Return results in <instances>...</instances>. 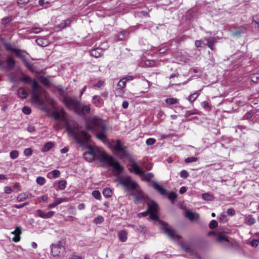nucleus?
Listing matches in <instances>:
<instances>
[{
	"label": "nucleus",
	"mask_w": 259,
	"mask_h": 259,
	"mask_svg": "<svg viewBox=\"0 0 259 259\" xmlns=\"http://www.w3.org/2000/svg\"><path fill=\"white\" fill-rule=\"evenodd\" d=\"M62 116L58 112L54 113V118L56 120H62L65 122L66 130L71 136L75 142L80 146L87 144L91 138V136L84 130H80L81 126L76 122L69 123L66 120L65 112L62 110L61 112Z\"/></svg>",
	"instance_id": "obj_1"
},
{
	"label": "nucleus",
	"mask_w": 259,
	"mask_h": 259,
	"mask_svg": "<svg viewBox=\"0 0 259 259\" xmlns=\"http://www.w3.org/2000/svg\"><path fill=\"white\" fill-rule=\"evenodd\" d=\"M88 149V151L84 154V158L86 160L91 162L97 159L105 165L112 167L118 175L122 172L123 167L113 156L107 154L102 149H95L91 146H89Z\"/></svg>",
	"instance_id": "obj_2"
},
{
	"label": "nucleus",
	"mask_w": 259,
	"mask_h": 259,
	"mask_svg": "<svg viewBox=\"0 0 259 259\" xmlns=\"http://www.w3.org/2000/svg\"><path fill=\"white\" fill-rule=\"evenodd\" d=\"M85 128L87 130L96 133V137L104 143L108 141L105 132L107 130L106 125L104 124L101 119L94 117L86 122Z\"/></svg>",
	"instance_id": "obj_3"
},
{
	"label": "nucleus",
	"mask_w": 259,
	"mask_h": 259,
	"mask_svg": "<svg viewBox=\"0 0 259 259\" xmlns=\"http://www.w3.org/2000/svg\"><path fill=\"white\" fill-rule=\"evenodd\" d=\"M62 101L69 110H73L76 114L79 115H85L90 113V105L81 106L80 102L78 101L76 97L63 96Z\"/></svg>",
	"instance_id": "obj_4"
},
{
	"label": "nucleus",
	"mask_w": 259,
	"mask_h": 259,
	"mask_svg": "<svg viewBox=\"0 0 259 259\" xmlns=\"http://www.w3.org/2000/svg\"><path fill=\"white\" fill-rule=\"evenodd\" d=\"M32 91L31 97L32 101L36 104L42 106L44 104L42 100L40 98V93L44 91L42 87L40 86L35 79L32 80L31 87Z\"/></svg>",
	"instance_id": "obj_5"
},
{
	"label": "nucleus",
	"mask_w": 259,
	"mask_h": 259,
	"mask_svg": "<svg viewBox=\"0 0 259 259\" xmlns=\"http://www.w3.org/2000/svg\"><path fill=\"white\" fill-rule=\"evenodd\" d=\"M65 245V241L63 239L52 243L51 245L52 255L55 257H63L66 253Z\"/></svg>",
	"instance_id": "obj_6"
},
{
	"label": "nucleus",
	"mask_w": 259,
	"mask_h": 259,
	"mask_svg": "<svg viewBox=\"0 0 259 259\" xmlns=\"http://www.w3.org/2000/svg\"><path fill=\"white\" fill-rule=\"evenodd\" d=\"M117 180L119 183L128 192L132 193L137 190L138 185L136 182L132 180V178L130 176H119Z\"/></svg>",
	"instance_id": "obj_7"
},
{
	"label": "nucleus",
	"mask_w": 259,
	"mask_h": 259,
	"mask_svg": "<svg viewBox=\"0 0 259 259\" xmlns=\"http://www.w3.org/2000/svg\"><path fill=\"white\" fill-rule=\"evenodd\" d=\"M160 228L163 231L164 234L172 240H178L182 238L181 236L176 234L175 231L169 227L168 224L165 222H160Z\"/></svg>",
	"instance_id": "obj_8"
},
{
	"label": "nucleus",
	"mask_w": 259,
	"mask_h": 259,
	"mask_svg": "<svg viewBox=\"0 0 259 259\" xmlns=\"http://www.w3.org/2000/svg\"><path fill=\"white\" fill-rule=\"evenodd\" d=\"M113 143L114 144L113 145V149L120 154L121 157H127L128 153L126 149V147L122 145L121 142L120 140L113 141Z\"/></svg>",
	"instance_id": "obj_9"
},
{
	"label": "nucleus",
	"mask_w": 259,
	"mask_h": 259,
	"mask_svg": "<svg viewBox=\"0 0 259 259\" xmlns=\"http://www.w3.org/2000/svg\"><path fill=\"white\" fill-rule=\"evenodd\" d=\"M157 207L158 205L155 202H153L151 204H148V211L150 219L152 220L157 221L158 220V217L157 214Z\"/></svg>",
	"instance_id": "obj_10"
},
{
	"label": "nucleus",
	"mask_w": 259,
	"mask_h": 259,
	"mask_svg": "<svg viewBox=\"0 0 259 259\" xmlns=\"http://www.w3.org/2000/svg\"><path fill=\"white\" fill-rule=\"evenodd\" d=\"M128 170L131 172H134L137 175L140 176L142 174H144V170L140 167L137 162L134 160L131 161V164H130Z\"/></svg>",
	"instance_id": "obj_11"
},
{
	"label": "nucleus",
	"mask_w": 259,
	"mask_h": 259,
	"mask_svg": "<svg viewBox=\"0 0 259 259\" xmlns=\"http://www.w3.org/2000/svg\"><path fill=\"white\" fill-rule=\"evenodd\" d=\"M204 40L206 41L207 45L211 50L214 51V45L218 42V38L214 37H205Z\"/></svg>",
	"instance_id": "obj_12"
},
{
	"label": "nucleus",
	"mask_w": 259,
	"mask_h": 259,
	"mask_svg": "<svg viewBox=\"0 0 259 259\" xmlns=\"http://www.w3.org/2000/svg\"><path fill=\"white\" fill-rule=\"evenodd\" d=\"M151 184L153 188L161 195H165L166 194V190L159 185L156 182L152 181L151 182Z\"/></svg>",
	"instance_id": "obj_13"
},
{
	"label": "nucleus",
	"mask_w": 259,
	"mask_h": 259,
	"mask_svg": "<svg viewBox=\"0 0 259 259\" xmlns=\"http://www.w3.org/2000/svg\"><path fill=\"white\" fill-rule=\"evenodd\" d=\"M37 214L39 217L43 219H49L51 218L55 214V212L54 211H50L47 213L45 212L42 210L40 209H38L37 210Z\"/></svg>",
	"instance_id": "obj_14"
},
{
	"label": "nucleus",
	"mask_w": 259,
	"mask_h": 259,
	"mask_svg": "<svg viewBox=\"0 0 259 259\" xmlns=\"http://www.w3.org/2000/svg\"><path fill=\"white\" fill-rule=\"evenodd\" d=\"M15 236L12 238V240L15 242H18L20 240V234L22 233L21 228L20 227H16L14 231L11 232Z\"/></svg>",
	"instance_id": "obj_15"
},
{
	"label": "nucleus",
	"mask_w": 259,
	"mask_h": 259,
	"mask_svg": "<svg viewBox=\"0 0 259 259\" xmlns=\"http://www.w3.org/2000/svg\"><path fill=\"white\" fill-rule=\"evenodd\" d=\"M118 236L120 241L124 242L127 238V232L124 230L120 231L118 233Z\"/></svg>",
	"instance_id": "obj_16"
},
{
	"label": "nucleus",
	"mask_w": 259,
	"mask_h": 259,
	"mask_svg": "<svg viewBox=\"0 0 259 259\" xmlns=\"http://www.w3.org/2000/svg\"><path fill=\"white\" fill-rule=\"evenodd\" d=\"M31 194L29 192L20 193L17 197V200L19 202H22L31 196Z\"/></svg>",
	"instance_id": "obj_17"
},
{
	"label": "nucleus",
	"mask_w": 259,
	"mask_h": 259,
	"mask_svg": "<svg viewBox=\"0 0 259 259\" xmlns=\"http://www.w3.org/2000/svg\"><path fill=\"white\" fill-rule=\"evenodd\" d=\"M179 245L185 252L190 253H193L194 250L190 244H185L183 243H180Z\"/></svg>",
	"instance_id": "obj_18"
},
{
	"label": "nucleus",
	"mask_w": 259,
	"mask_h": 259,
	"mask_svg": "<svg viewBox=\"0 0 259 259\" xmlns=\"http://www.w3.org/2000/svg\"><path fill=\"white\" fill-rule=\"evenodd\" d=\"M35 42L37 45L41 47H46L49 44V42L47 39L42 37L36 39L35 40Z\"/></svg>",
	"instance_id": "obj_19"
},
{
	"label": "nucleus",
	"mask_w": 259,
	"mask_h": 259,
	"mask_svg": "<svg viewBox=\"0 0 259 259\" xmlns=\"http://www.w3.org/2000/svg\"><path fill=\"white\" fill-rule=\"evenodd\" d=\"M142 180L143 181H146L151 183V182L153 181L151 180V179L154 177V175L152 172H149L148 174H145L144 172V174H142Z\"/></svg>",
	"instance_id": "obj_20"
},
{
	"label": "nucleus",
	"mask_w": 259,
	"mask_h": 259,
	"mask_svg": "<svg viewBox=\"0 0 259 259\" xmlns=\"http://www.w3.org/2000/svg\"><path fill=\"white\" fill-rule=\"evenodd\" d=\"M18 95L19 97L24 99L27 97L28 93L24 88L21 87L18 90Z\"/></svg>",
	"instance_id": "obj_21"
},
{
	"label": "nucleus",
	"mask_w": 259,
	"mask_h": 259,
	"mask_svg": "<svg viewBox=\"0 0 259 259\" xmlns=\"http://www.w3.org/2000/svg\"><path fill=\"white\" fill-rule=\"evenodd\" d=\"M216 241L220 243H223L225 242H229V240L226 236L223 234H220L217 237Z\"/></svg>",
	"instance_id": "obj_22"
},
{
	"label": "nucleus",
	"mask_w": 259,
	"mask_h": 259,
	"mask_svg": "<svg viewBox=\"0 0 259 259\" xmlns=\"http://www.w3.org/2000/svg\"><path fill=\"white\" fill-rule=\"evenodd\" d=\"M101 49L98 48L91 50L90 51V55L94 57L98 58L101 56Z\"/></svg>",
	"instance_id": "obj_23"
},
{
	"label": "nucleus",
	"mask_w": 259,
	"mask_h": 259,
	"mask_svg": "<svg viewBox=\"0 0 259 259\" xmlns=\"http://www.w3.org/2000/svg\"><path fill=\"white\" fill-rule=\"evenodd\" d=\"M54 144L52 142H49L45 144L44 147L41 149V152H46L49 151L51 148L53 147Z\"/></svg>",
	"instance_id": "obj_24"
},
{
	"label": "nucleus",
	"mask_w": 259,
	"mask_h": 259,
	"mask_svg": "<svg viewBox=\"0 0 259 259\" xmlns=\"http://www.w3.org/2000/svg\"><path fill=\"white\" fill-rule=\"evenodd\" d=\"M126 83V80L125 79H123V78L121 79L117 84V86L119 88L117 90L119 92H121L122 91V89L125 87Z\"/></svg>",
	"instance_id": "obj_25"
},
{
	"label": "nucleus",
	"mask_w": 259,
	"mask_h": 259,
	"mask_svg": "<svg viewBox=\"0 0 259 259\" xmlns=\"http://www.w3.org/2000/svg\"><path fill=\"white\" fill-rule=\"evenodd\" d=\"M7 63L8 67L11 69H13L15 65V62L14 60L11 56H9L7 58Z\"/></svg>",
	"instance_id": "obj_26"
},
{
	"label": "nucleus",
	"mask_w": 259,
	"mask_h": 259,
	"mask_svg": "<svg viewBox=\"0 0 259 259\" xmlns=\"http://www.w3.org/2000/svg\"><path fill=\"white\" fill-rule=\"evenodd\" d=\"M112 193V190L110 188H105L103 191V194L106 198L111 197Z\"/></svg>",
	"instance_id": "obj_27"
},
{
	"label": "nucleus",
	"mask_w": 259,
	"mask_h": 259,
	"mask_svg": "<svg viewBox=\"0 0 259 259\" xmlns=\"http://www.w3.org/2000/svg\"><path fill=\"white\" fill-rule=\"evenodd\" d=\"M70 24V21L69 20H65L58 25V27L60 28L57 31L62 30L66 27L68 26Z\"/></svg>",
	"instance_id": "obj_28"
},
{
	"label": "nucleus",
	"mask_w": 259,
	"mask_h": 259,
	"mask_svg": "<svg viewBox=\"0 0 259 259\" xmlns=\"http://www.w3.org/2000/svg\"><path fill=\"white\" fill-rule=\"evenodd\" d=\"M166 104L172 105L176 104L178 103V100L174 98H166L165 100Z\"/></svg>",
	"instance_id": "obj_29"
},
{
	"label": "nucleus",
	"mask_w": 259,
	"mask_h": 259,
	"mask_svg": "<svg viewBox=\"0 0 259 259\" xmlns=\"http://www.w3.org/2000/svg\"><path fill=\"white\" fill-rule=\"evenodd\" d=\"M50 175H52L53 178H58L60 175V171L57 169L53 170V171H52L51 172H49L48 174V176L50 178H52V177L50 176Z\"/></svg>",
	"instance_id": "obj_30"
},
{
	"label": "nucleus",
	"mask_w": 259,
	"mask_h": 259,
	"mask_svg": "<svg viewBox=\"0 0 259 259\" xmlns=\"http://www.w3.org/2000/svg\"><path fill=\"white\" fill-rule=\"evenodd\" d=\"M252 24L255 28L259 27V15H255L253 16Z\"/></svg>",
	"instance_id": "obj_31"
},
{
	"label": "nucleus",
	"mask_w": 259,
	"mask_h": 259,
	"mask_svg": "<svg viewBox=\"0 0 259 259\" xmlns=\"http://www.w3.org/2000/svg\"><path fill=\"white\" fill-rule=\"evenodd\" d=\"M200 94L197 92L194 93L190 95L188 97V100L190 102L193 103L194 101L196 100V99L199 97Z\"/></svg>",
	"instance_id": "obj_32"
},
{
	"label": "nucleus",
	"mask_w": 259,
	"mask_h": 259,
	"mask_svg": "<svg viewBox=\"0 0 259 259\" xmlns=\"http://www.w3.org/2000/svg\"><path fill=\"white\" fill-rule=\"evenodd\" d=\"M186 217H187L190 220L193 221L195 219H198L199 215L196 216L193 212L191 211L186 212Z\"/></svg>",
	"instance_id": "obj_33"
},
{
	"label": "nucleus",
	"mask_w": 259,
	"mask_h": 259,
	"mask_svg": "<svg viewBox=\"0 0 259 259\" xmlns=\"http://www.w3.org/2000/svg\"><path fill=\"white\" fill-rule=\"evenodd\" d=\"M167 198L172 203H174L177 198V195L175 192H171L168 194Z\"/></svg>",
	"instance_id": "obj_34"
},
{
	"label": "nucleus",
	"mask_w": 259,
	"mask_h": 259,
	"mask_svg": "<svg viewBox=\"0 0 259 259\" xmlns=\"http://www.w3.org/2000/svg\"><path fill=\"white\" fill-rule=\"evenodd\" d=\"M67 186V182L65 180H60L58 182V189L63 190Z\"/></svg>",
	"instance_id": "obj_35"
},
{
	"label": "nucleus",
	"mask_w": 259,
	"mask_h": 259,
	"mask_svg": "<svg viewBox=\"0 0 259 259\" xmlns=\"http://www.w3.org/2000/svg\"><path fill=\"white\" fill-rule=\"evenodd\" d=\"M255 223V219L252 217H248L245 219V223L248 226H251Z\"/></svg>",
	"instance_id": "obj_36"
},
{
	"label": "nucleus",
	"mask_w": 259,
	"mask_h": 259,
	"mask_svg": "<svg viewBox=\"0 0 259 259\" xmlns=\"http://www.w3.org/2000/svg\"><path fill=\"white\" fill-rule=\"evenodd\" d=\"M202 198L205 200L211 201L213 199V196L208 193H204L202 195Z\"/></svg>",
	"instance_id": "obj_37"
},
{
	"label": "nucleus",
	"mask_w": 259,
	"mask_h": 259,
	"mask_svg": "<svg viewBox=\"0 0 259 259\" xmlns=\"http://www.w3.org/2000/svg\"><path fill=\"white\" fill-rule=\"evenodd\" d=\"M3 45L7 51H14L15 48H13L12 45L8 42H4Z\"/></svg>",
	"instance_id": "obj_38"
},
{
	"label": "nucleus",
	"mask_w": 259,
	"mask_h": 259,
	"mask_svg": "<svg viewBox=\"0 0 259 259\" xmlns=\"http://www.w3.org/2000/svg\"><path fill=\"white\" fill-rule=\"evenodd\" d=\"M46 179L44 177H38L36 178V183L40 185H43L46 183Z\"/></svg>",
	"instance_id": "obj_39"
},
{
	"label": "nucleus",
	"mask_w": 259,
	"mask_h": 259,
	"mask_svg": "<svg viewBox=\"0 0 259 259\" xmlns=\"http://www.w3.org/2000/svg\"><path fill=\"white\" fill-rule=\"evenodd\" d=\"M29 2V0H18L17 1L18 5L20 8L23 7L26 5L28 4Z\"/></svg>",
	"instance_id": "obj_40"
},
{
	"label": "nucleus",
	"mask_w": 259,
	"mask_h": 259,
	"mask_svg": "<svg viewBox=\"0 0 259 259\" xmlns=\"http://www.w3.org/2000/svg\"><path fill=\"white\" fill-rule=\"evenodd\" d=\"M104 221V218L101 215H99V216L97 217V218H95V219L94 220V222L96 224H100L102 223V222H103Z\"/></svg>",
	"instance_id": "obj_41"
},
{
	"label": "nucleus",
	"mask_w": 259,
	"mask_h": 259,
	"mask_svg": "<svg viewBox=\"0 0 259 259\" xmlns=\"http://www.w3.org/2000/svg\"><path fill=\"white\" fill-rule=\"evenodd\" d=\"M198 160V159L197 157H188V158H186L185 159V162L186 163H191V162H196Z\"/></svg>",
	"instance_id": "obj_42"
},
{
	"label": "nucleus",
	"mask_w": 259,
	"mask_h": 259,
	"mask_svg": "<svg viewBox=\"0 0 259 259\" xmlns=\"http://www.w3.org/2000/svg\"><path fill=\"white\" fill-rule=\"evenodd\" d=\"M20 79L21 81L25 82L27 84H29L32 81L31 78L28 76H24L22 77Z\"/></svg>",
	"instance_id": "obj_43"
},
{
	"label": "nucleus",
	"mask_w": 259,
	"mask_h": 259,
	"mask_svg": "<svg viewBox=\"0 0 259 259\" xmlns=\"http://www.w3.org/2000/svg\"><path fill=\"white\" fill-rule=\"evenodd\" d=\"M251 81L255 83L259 82V74H253L251 77Z\"/></svg>",
	"instance_id": "obj_44"
},
{
	"label": "nucleus",
	"mask_w": 259,
	"mask_h": 259,
	"mask_svg": "<svg viewBox=\"0 0 259 259\" xmlns=\"http://www.w3.org/2000/svg\"><path fill=\"white\" fill-rule=\"evenodd\" d=\"M19 155V152L17 150L12 151L10 153V157L12 159H16L18 157Z\"/></svg>",
	"instance_id": "obj_45"
},
{
	"label": "nucleus",
	"mask_w": 259,
	"mask_h": 259,
	"mask_svg": "<svg viewBox=\"0 0 259 259\" xmlns=\"http://www.w3.org/2000/svg\"><path fill=\"white\" fill-rule=\"evenodd\" d=\"M125 33H117L115 35V38L117 40H122L125 38Z\"/></svg>",
	"instance_id": "obj_46"
},
{
	"label": "nucleus",
	"mask_w": 259,
	"mask_h": 259,
	"mask_svg": "<svg viewBox=\"0 0 259 259\" xmlns=\"http://www.w3.org/2000/svg\"><path fill=\"white\" fill-rule=\"evenodd\" d=\"M218 222L215 220H212L209 224V227L211 229H213L218 226Z\"/></svg>",
	"instance_id": "obj_47"
},
{
	"label": "nucleus",
	"mask_w": 259,
	"mask_h": 259,
	"mask_svg": "<svg viewBox=\"0 0 259 259\" xmlns=\"http://www.w3.org/2000/svg\"><path fill=\"white\" fill-rule=\"evenodd\" d=\"M93 196L97 199H99L101 197V193L98 190H94L92 192Z\"/></svg>",
	"instance_id": "obj_48"
},
{
	"label": "nucleus",
	"mask_w": 259,
	"mask_h": 259,
	"mask_svg": "<svg viewBox=\"0 0 259 259\" xmlns=\"http://www.w3.org/2000/svg\"><path fill=\"white\" fill-rule=\"evenodd\" d=\"M40 81L41 82L45 85H49L50 84V80L46 77L42 76Z\"/></svg>",
	"instance_id": "obj_49"
},
{
	"label": "nucleus",
	"mask_w": 259,
	"mask_h": 259,
	"mask_svg": "<svg viewBox=\"0 0 259 259\" xmlns=\"http://www.w3.org/2000/svg\"><path fill=\"white\" fill-rule=\"evenodd\" d=\"M13 52L15 53L16 55L20 58H23L24 57V56L21 53V50L19 49H15L14 50Z\"/></svg>",
	"instance_id": "obj_50"
},
{
	"label": "nucleus",
	"mask_w": 259,
	"mask_h": 259,
	"mask_svg": "<svg viewBox=\"0 0 259 259\" xmlns=\"http://www.w3.org/2000/svg\"><path fill=\"white\" fill-rule=\"evenodd\" d=\"M22 111L25 114L29 115L31 112V110L30 108H29L27 106H24L22 108Z\"/></svg>",
	"instance_id": "obj_51"
},
{
	"label": "nucleus",
	"mask_w": 259,
	"mask_h": 259,
	"mask_svg": "<svg viewBox=\"0 0 259 259\" xmlns=\"http://www.w3.org/2000/svg\"><path fill=\"white\" fill-rule=\"evenodd\" d=\"M195 45L197 48H202L206 45L205 44H204L201 40H196Z\"/></svg>",
	"instance_id": "obj_52"
},
{
	"label": "nucleus",
	"mask_w": 259,
	"mask_h": 259,
	"mask_svg": "<svg viewBox=\"0 0 259 259\" xmlns=\"http://www.w3.org/2000/svg\"><path fill=\"white\" fill-rule=\"evenodd\" d=\"M180 177L182 178L186 179L189 177V173L186 170H183L180 172Z\"/></svg>",
	"instance_id": "obj_53"
},
{
	"label": "nucleus",
	"mask_w": 259,
	"mask_h": 259,
	"mask_svg": "<svg viewBox=\"0 0 259 259\" xmlns=\"http://www.w3.org/2000/svg\"><path fill=\"white\" fill-rule=\"evenodd\" d=\"M259 243V239H254L252 240L250 243L249 244L253 247H256Z\"/></svg>",
	"instance_id": "obj_54"
},
{
	"label": "nucleus",
	"mask_w": 259,
	"mask_h": 259,
	"mask_svg": "<svg viewBox=\"0 0 259 259\" xmlns=\"http://www.w3.org/2000/svg\"><path fill=\"white\" fill-rule=\"evenodd\" d=\"M155 142L156 140L153 138H149L146 141V144L148 146L153 145Z\"/></svg>",
	"instance_id": "obj_55"
},
{
	"label": "nucleus",
	"mask_w": 259,
	"mask_h": 259,
	"mask_svg": "<svg viewBox=\"0 0 259 259\" xmlns=\"http://www.w3.org/2000/svg\"><path fill=\"white\" fill-rule=\"evenodd\" d=\"M24 153L25 156H29L32 155V150L31 148H26L25 149V150L24 151Z\"/></svg>",
	"instance_id": "obj_56"
},
{
	"label": "nucleus",
	"mask_w": 259,
	"mask_h": 259,
	"mask_svg": "<svg viewBox=\"0 0 259 259\" xmlns=\"http://www.w3.org/2000/svg\"><path fill=\"white\" fill-rule=\"evenodd\" d=\"M220 221L222 222H226L227 220V217L225 213H222L220 217Z\"/></svg>",
	"instance_id": "obj_57"
},
{
	"label": "nucleus",
	"mask_w": 259,
	"mask_h": 259,
	"mask_svg": "<svg viewBox=\"0 0 259 259\" xmlns=\"http://www.w3.org/2000/svg\"><path fill=\"white\" fill-rule=\"evenodd\" d=\"M66 201V198H59L56 199V200L54 201L56 203L57 205H58L61 204V203H62L64 201Z\"/></svg>",
	"instance_id": "obj_58"
},
{
	"label": "nucleus",
	"mask_w": 259,
	"mask_h": 259,
	"mask_svg": "<svg viewBox=\"0 0 259 259\" xmlns=\"http://www.w3.org/2000/svg\"><path fill=\"white\" fill-rule=\"evenodd\" d=\"M68 259H82V258L81 256L77 255L76 253H73L68 258Z\"/></svg>",
	"instance_id": "obj_59"
},
{
	"label": "nucleus",
	"mask_w": 259,
	"mask_h": 259,
	"mask_svg": "<svg viewBox=\"0 0 259 259\" xmlns=\"http://www.w3.org/2000/svg\"><path fill=\"white\" fill-rule=\"evenodd\" d=\"M227 213L231 216V217H233L235 215V211L234 210V209L232 208H229L227 209Z\"/></svg>",
	"instance_id": "obj_60"
},
{
	"label": "nucleus",
	"mask_w": 259,
	"mask_h": 259,
	"mask_svg": "<svg viewBox=\"0 0 259 259\" xmlns=\"http://www.w3.org/2000/svg\"><path fill=\"white\" fill-rule=\"evenodd\" d=\"M4 191L6 194H9L12 193V189L9 186H6L4 187Z\"/></svg>",
	"instance_id": "obj_61"
},
{
	"label": "nucleus",
	"mask_w": 259,
	"mask_h": 259,
	"mask_svg": "<svg viewBox=\"0 0 259 259\" xmlns=\"http://www.w3.org/2000/svg\"><path fill=\"white\" fill-rule=\"evenodd\" d=\"M133 227L135 230L139 231V232H143L144 229V227H142V226H133Z\"/></svg>",
	"instance_id": "obj_62"
},
{
	"label": "nucleus",
	"mask_w": 259,
	"mask_h": 259,
	"mask_svg": "<svg viewBox=\"0 0 259 259\" xmlns=\"http://www.w3.org/2000/svg\"><path fill=\"white\" fill-rule=\"evenodd\" d=\"M137 200H144L145 199L146 197L144 194H139L136 196Z\"/></svg>",
	"instance_id": "obj_63"
},
{
	"label": "nucleus",
	"mask_w": 259,
	"mask_h": 259,
	"mask_svg": "<svg viewBox=\"0 0 259 259\" xmlns=\"http://www.w3.org/2000/svg\"><path fill=\"white\" fill-rule=\"evenodd\" d=\"M27 130L30 133H32L35 130V127L32 125H29L27 128Z\"/></svg>",
	"instance_id": "obj_64"
}]
</instances>
